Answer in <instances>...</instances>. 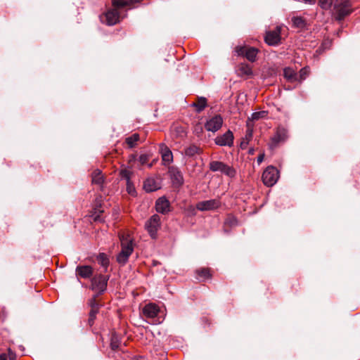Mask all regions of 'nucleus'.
Here are the masks:
<instances>
[{
	"label": "nucleus",
	"mask_w": 360,
	"mask_h": 360,
	"mask_svg": "<svg viewBox=\"0 0 360 360\" xmlns=\"http://www.w3.org/2000/svg\"><path fill=\"white\" fill-rule=\"evenodd\" d=\"M319 4L324 10L330 9L333 5L334 15L338 20H342L352 12L349 0H319Z\"/></svg>",
	"instance_id": "nucleus-1"
},
{
	"label": "nucleus",
	"mask_w": 360,
	"mask_h": 360,
	"mask_svg": "<svg viewBox=\"0 0 360 360\" xmlns=\"http://www.w3.org/2000/svg\"><path fill=\"white\" fill-rule=\"evenodd\" d=\"M120 240L122 250L117 257V261L121 264H124L134 250L132 239L129 238V235L121 234L120 236Z\"/></svg>",
	"instance_id": "nucleus-2"
},
{
	"label": "nucleus",
	"mask_w": 360,
	"mask_h": 360,
	"mask_svg": "<svg viewBox=\"0 0 360 360\" xmlns=\"http://www.w3.org/2000/svg\"><path fill=\"white\" fill-rule=\"evenodd\" d=\"M210 169L212 172H220L229 177L233 178L236 174V169L220 161H212L209 165Z\"/></svg>",
	"instance_id": "nucleus-3"
},
{
	"label": "nucleus",
	"mask_w": 360,
	"mask_h": 360,
	"mask_svg": "<svg viewBox=\"0 0 360 360\" xmlns=\"http://www.w3.org/2000/svg\"><path fill=\"white\" fill-rule=\"evenodd\" d=\"M263 183L266 186H274L279 178V172L277 169L273 166H269L262 174Z\"/></svg>",
	"instance_id": "nucleus-4"
},
{
	"label": "nucleus",
	"mask_w": 360,
	"mask_h": 360,
	"mask_svg": "<svg viewBox=\"0 0 360 360\" xmlns=\"http://www.w3.org/2000/svg\"><path fill=\"white\" fill-rule=\"evenodd\" d=\"M235 51L238 56L245 57L249 61L255 62L258 53V49L248 46H237Z\"/></svg>",
	"instance_id": "nucleus-5"
},
{
	"label": "nucleus",
	"mask_w": 360,
	"mask_h": 360,
	"mask_svg": "<svg viewBox=\"0 0 360 360\" xmlns=\"http://www.w3.org/2000/svg\"><path fill=\"white\" fill-rule=\"evenodd\" d=\"M160 218L158 214L153 215L145 224V228L152 238L157 237V232L160 226Z\"/></svg>",
	"instance_id": "nucleus-6"
},
{
	"label": "nucleus",
	"mask_w": 360,
	"mask_h": 360,
	"mask_svg": "<svg viewBox=\"0 0 360 360\" xmlns=\"http://www.w3.org/2000/svg\"><path fill=\"white\" fill-rule=\"evenodd\" d=\"M101 20L108 25H114L120 21V13L115 8L110 9L101 16Z\"/></svg>",
	"instance_id": "nucleus-7"
},
{
	"label": "nucleus",
	"mask_w": 360,
	"mask_h": 360,
	"mask_svg": "<svg viewBox=\"0 0 360 360\" xmlns=\"http://www.w3.org/2000/svg\"><path fill=\"white\" fill-rule=\"evenodd\" d=\"M222 124L223 119L218 115L208 120L205 124V128L209 131L216 132L221 127Z\"/></svg>",
	"instance_id": "nucleus-8"
},
{
	"label": "nucleus",
	"mask_w": 360,
	"mask_h": 360,
	"mask_svg": "<svg viewBox=\"0 0 360 360\" xmlns=\"http://www.w3.org/2000/svg\"><path fill=\"white\" fill-rule=\"evenodd\" d=\"M233 134L231 131L228 130L223 135L218 136L214 139V143L220 146L231 147L233 144Z\"/></svg>",
	"instance_id": "nucleus-9"
},
{
	"label": "nucleus",
	"mask_w": 360,
	"mask_h": 360,
	"mask_svg": "<svg viewBox=\"0 0 360 360\" xmlns=\"http://www.w3.org/2000/svg\"><path fill=\"white\" fill-rule=\"evenodd\" d=\"M220 205L221 202L219 199H212L198 202L196 208L200 211H208L215 210Z\"/></svg>",
	"instance_id": "nucleus-10"
},
{
	"label": "nucleus",
	"mask_w": 360,
	"mask_h": 360,
	"mask_svg": "<svg viewBox=\"0 0 360 360\" xmlns=\"http://www.w3.org/2000/svg\"><path fill=\"white\" fill-rule=\"evenodd\" d=\"M287 139V131L284 128H278L274 136L271 139L269 147L273 149L276 148L281 142L285 141Z\"/></svg>",
	"instance_id": "nucleus-11"
},
{
	"label": "nucleus",
	"mask_w": 360,
	"mask_h": 360,
	"mask_svg": "<svg viewBox=\"0 0 360 360\" xmlns=\"http://www.w3.org/2000/svg\"><path fill=\"white\" fill-rule=\"evenodd\" d=\"M265 41L270 46H276L281 41V28L276 27L275 30L266 34Z\"/></svg>",
	"instance_id": "nucleus-12"
},
{
	"label": "nucleus",
	"mask_w": 360,
	"mask_h": 360,
	"mask_svg": "<svg viewBox=\"0 0 360 360\" xmlns=\"http://www.w3.org/2000/svg\"><path fill=\"white\" fill-rule=\"evenodd\" d=\"M107 278L103 275L96 276L91 281L92 288L99 292H103L107 285Z\"/></svg>",
	"instance_id": "nucleus-13"
},
{
	"label": "nucleus",
	"mask_w": 360,
	"mask_h": 360,
	"mask_svg": "<svg viewBox=\"0 0 360 360\" xmlns=\"http://www.w3.org/2000/svg\"><path fill=\"white\" fill-rule=\"evenodd\" d=\"M169 200L165 197L158 198L155 203V208L158 212L167 214L170 211Z\"/></svg>",
	"instance_id": "nucleus-14"
},
{
	"label": "nucleus",
	"mask_w": 360,
	"mask_h": 360,
	"mask_svg": "<svg viewBox=\"0 0 360 360\" xmlns=\"http://www.w3.org/2000/svg\"><path fill=\"white\" fill-rule=\"evenodd\" d=\"M160 152L162 155V159L165 165H169L173 160L172 153L170 149L165 144H160Z\"/></svg>",
	"instance_id": "nucleus-15"
},
{
	"label": "nucleus",
	"mask_w": 360,
	"mask_h": 360,
	"mask_svg": "<svg viewBox=\"0 0 360 360\" xmlns=\"http://www.w3.org/2000/svg\"><path fill=\"white\" fill-rule=\"evenodd\" d=\"M159 312L158 307L153 303L146 304L143 308V314L145 317L152 319L155 317Z\"/></svg>",
	"instance_id": "nucleus-16"
},
{
	"label": "nucleus",
	"mask_w": 360,
	"mask_h": 360,
	"mask_svg": "<svg viewBox=\"0 0 360 360\" xmlns=\"http://www.w3.org/2000/svg\"><path fill=\"white\" fill-rule=\"evenodd\" d=\"M143 188L146 192H153L160 188V184L155 179L148 178L144 181Z\"/></svg>",
	"instance_id": "nucleus-17"
},
{
	"label": "nucleus",
	"mask_w": 360,
	"mask_h": 360,
	"mask_svg": "<svg viewBox=\"0 0 360 360\" xmlns=\"http://www.w3.org/2000/svg\"><path fill=\"white\" fill-rule=\"evenodd\" d=\"M76 274L83 278H89L93 275V269L88 265L78 266L76 268Z\"/></svg>",
	"instance_id": "nucleus-18"
},
{
	"label": "nucleus",
	"mask_w": 360,
	"mask_h": 360,
	"mask_svg": "<svg viewBox=\"0 0 360 360\" xmlns=\"http://www.w3.org/2000/svg\"><path fill=\"white\" fill-rule=\"evenodd\" d=\"M91 182L93 184L102 187L104 182V176L100 169H95L91 173Z\"/></svg>",
	"instance_id": "nucleus-19"
},
{
	"label": "nucleus",
	"mask_w": 360,
	"mask_h": 360,
	"mask_svg": "<svg viewBox=\"0 0 360 360\" xmlns=\"http://www.w3.org/2000/svg\"><path fill=\"white\" fill-rule=\"evenodd\" d=\"M101 196H99L96 198L95 200V205H94V213L92 215V217H94V221H99L100 220V214L103 212V210L101 209Z\"/></svg>",
	"instance_id": "nucleus-20"
},
{
	"label": "nucleus",
	"mask_w": 360,
	"mask_h": 360,
	"mask_svg": "<svg viewBox=\"0 0 360 360\" xmlns=\"http://www.w3.org/2000/svg\"><path fill=\"white\" fill-rule=\"evenodd\" d=\"M202 151V148H200L199 146L195 144H191L189 146L185 148L184 154L188 157L193 158L195 155L201 153Z\"/></svg>",
	"instance_id": "nucleus-21"
},
{
	"label": "nucleus",
	"mask_w": 360,
	"mask_h": 360,
	"mask_svg": "<svg viewBox=\"0 0 360 360\" xmlns=\"http://www.w3.org/2000/svg\"><path fill=\"white\" fill-rule=\"evenodd\" d=\"M238 75L240 77L252 75V68L246 63H240L237 69Z\"/></svg>",
	"instance_id": "nucleus-22"
},
{
	"label": "nucleus",
	"mask_w": 360,
	"mask_h": 360,
	"mask_svg": "<svg viewBox=\"0 0 360 360\" xmlns=\"http://www.w3.org/2000/svg\"><path fill=\"white\" fill-rule=\"evenodd\" d=\"M169 173L171 174L172 179L173 180L174 184L181 185L184 182V179L181 173L176 169H172L169 170Z\"/></svg>",
	"instance_id": "nucleus-23"
},
{
	"label": "nucleus",
	"mask_w": 360,
	"mask_h": 360,
	"mask_svg": "<svg viewBox=\"0 0 360 360\" xmlns=\"http://www.w3.org/2000/svg\"><path fill=\"white\" fill-rule=\"evenodd\" d=\"M283 75L285 78L290 82L298 80L296 72L290 68H285L283 70Z\"/></svg>",
	"instance_id": "nucleus-24"
},
{
	"label": "nucleus",
	"mask_w": 360,
	"mask_h": 360,
	"mask_svg": "<svg viewBox=\"0 0 360 360\" xmlns=\"http://www.w3.org/2000/svg\"><path fill=\"white\" fill-rule=\"evenodd\" d=\"M191 106L195 107L198 112L202 111L207 106V99L205 97H200Z\"/></svg>",
	"instance_id": "nucleus-25"
},
{
	"label": "nucleus",
	"mask_w": 360,
	"mask_h": 360,
	"mask_svg": "<svg viewBox=\"0 0 360 360\" xmlns=\"http://www.w3.org/2000/svg\"><path fill=\"white\" fill-rule=\"evenodd\" d=\"M139 138V134L135 133L131 136L127 137L125 139V143L127 144L129 148H134L137 145Z\"/></svg>",
	"instance_id": "nucleus-26"
},
{
	"label": "nucleus",
	"mask_w": 360,
	"mask_h": 360,
	"mask_svg": "<svg viewBox=\"0 0 360 360\" xmlns=\"http://www.w3.org/2000/svg\"><path fill=\"white\" fill-rule=\"evenodd\" d=\"M292 22L295 27L299 28V29H303L306 26V21L305 20L299 16H295L292 18Z\"/></svg>",
	"instance_id": "nucleus-27"
},
{
	"label": "nucleus",
	"mask_w": 360,
	"mask_h": 360,
	"mask_svg": "<svg viewBox=\"0 0 360 360\" xmlns=\"http://www.w3.org/2000/svg\"><path fill=\"white\" fill-rule=\"evenodd\" d=\"M112 4L115 7V9L124 8L127 6H131V2L129 0H112Z\"/></svg>",
	"instance_id": "nucleus-28"
},
{
	"label": "nucleus",
	"mask_w": 360,
	"mask_h": 360,
	"mask_svg": "<svg viewBox=\"0 0 360 360\" xmlns=\"http://www.w3.org/2000/svg\"><path fill=\"white\" fill-rule=\"evenodd\" d=\"M120 340L119 336L115 333H112L110 338V347L112 350H117L120 347Z\"/></svg>",
	"instance_id": "nucleus-29"
},
{
	"label": "nucleus",
	"mask_w": 360,
	"mask_h": 360,
	"mask_svg": "<svg viewBox=\"0 0 360 360\" xmlns=\"http://www.w3.org/2000/svg\"><path fill=\"white\" fill-rule=\"evenodd\" d=\"M89 305L91 307V311L89 313L96 316L99 310L100 304L96 300L95 297H93L89 300Z\"/></svg>",
	"instance_id": "nucleus-30"
},
{
	"label": "nucleus",
	"mask_w": 360,
	"mask_h": 360,
	"mask_svg": "<svg viewBox=\"0 0 360 360\" xmlns=\"http://www.w3.org/2000/svg\"><path fill=\"white\" fill-rule=\"evenodd\" d=\"M196 274L201 278H210L212 275L210 274V270L208 268H202L196 270Z\"/></svg>",
	"instance_id": "nucleus-31"
},
{
	"label": "nucleus",
	"mask_w": 360,
	"mask_h": 360,
	"mask_svg": "<svg viewBox=\"0 0 360 360\" xmlns=\"http://www.w3.org/2000/svg\"><path fill=\"white\" fill-rule=\"evenodd\" d=\"M132 172L127 169L120 171V176L122 179H124L127 181L130 180Z\"/></svg>",
	"instance_id": "nucleus-32"
},
{
	"label": "nucleus",
	"mask_w": 360,
	"mask_h": 360,
	"mask_svg": "<svg viewBox=\"0 0 360 360\" xmlns=\"http://www.w3.org/2000/svg\"><path fill=\"white\" fill-rule=\"evenodd\" d=\"M309 74V69L308 68H302L300 71L299 80L302 81Z\"/></svg>",
	"instance_id": "nucleus-33"
},
{
	"label": "nucleus",
	"mask_w": 360,
	"mask_h": 360,
	"mask_svg": "<svg viewBox=\"0 0 360 360\" xmlns=\"http://www.w3.org/2000/svg\"><path fill=\"white\" fill-rule=\"evenodd\" d=\"M98 259L101 265L104 267H106L108 264V259L104 254H100L98 257Z\"/></svg>",
	"instance_id": "nucleus-34"
},
{
	"label": "nucleus",
	"mask_w": 360,
	"mask_h": 360,
	"mask_svg": "<svg viewBox=\"0 0 360 360\" xmlns=\"http://www.w3.org/2000/svg\"><path fill=\"white\" fill-rule=\"evenodd\" d=\"M149 160V156L146 154L141 155L139 158V162L141 165H143L147 163Z\"/></svg>",
	"instance_id": "nucleus-35"
},
{
	"label": "nucleus",
	"mask_w": 360,
	"mask_h": 360,
	"mask_svg": "<svg viewBox=\"0 0 360 360\" xmlns=\"http://www.w3.org/2000/svg\"><path fill=\"white\" fill-rule=\"evenodd\" d=\"M226 224H228L230 226H235L237 224V220L234 217L229 216L226 219Z\"/></svg>",
	"instance_id": "nucleus-36"
},
{
	"label": "nucleus",
	"mask_w": 360,
	"mask_h": 360,
	"mask_svg": "<svg viewBox=\"0 0 360 360\" xmlns=\"http://www.w3.org/2000/svg\"><path fill=\"white\" fill-rule=\"evenodd\" d=\"M127 190L129 194H133L135 192V188L130 180L127 181Z\"/></svg>",
	"instance_id": "nucleus-37"
},
{
	"label": "nucleus",
	"mask_w": 360,
	"mask_h": 360,
	"mask_svg": "<svg viewBox=\"0 0 360 360\" xmlns=\"http://www.w3.org/2000/svg\"><path fill=\"white\" fill-rule=\"evenodd\" d=\"M95 319H96V315H94V314L89 313V319H88V323H89V325L90 326H93Z\"/></svg>",
	"instance_id": "nucleus-38"
},
{
	"label": "nucleus",
	"mask_w": 360,
	"mask_h": 360,
	"mask_svg": "<svg viewBox=\"0 0 360 360\" xmlns=\"http://www.w3.org/2000/svg\"><path fill=\"white\" fill-rule=\"evenodd\" d=\"M252 131L250 130V129H248L247 131V133H246V135H245V139L248 141H250V140L252 139Z\"/></svg>",
	"instance_id": "nucleus-39"
},
{
	"label": "nucleus",
	"mask_w": 360,
	"mask_h": 360,
	"mask_svg": "<svg viewBox=\"0 0 360 360\" xmlns=\"http://www.w3.org/2000/svg\"><path fill=\"white\" fill-rule=\"evenodd\" d=\"M263 113V112H254L252 113V120H258L259 119L261 115Z\"/></svg>",
	"instance_id": "nucleus-40"
},
{
	"label": "nucleus",
	"mask_w": 360,
	"mask_h": 360,
	"mask_svg": "<svg viewBox=\"0 0 360 360\" xmlns=\"http://www.w3.org/2000/svg\"><path fill=\"white\" fill-rule=\"evenodd\" d=\"M249 141H248L245 138L243 139L241 143H240V148L242 149L246 148L247 146L248 145Z\"/></svg>",
	"instance_id": "nucleus-41"
},
{
	"label": "nucleus",
	"mask_w": 360,
	"mask_h": 360,
	"mask_svg": "<svg viewBox=\"0 0 360 360\" xmlns=\"http://www.w3.org/2000/svg\"><path fill=\"white\" fill-rule=\"evenodd\" d=\"M264 155L262 154L257 157V162L258 163H261L264 160Z\"/></svg>",
	"instance_id": "nucleus-42"
},
{
	"label": "nucleus",
	"mask_w": 360,
	"mask_h": 360,
	"mask_svg": "<svg viewBox=\"0 0 360 360\" xmlns=\"http://www.w3.org/2000/svg\"><path fill=\"white\" fill-rule=\"evenodd\" d=\"M302 1L304 2L305 4H314L316 0H302Z\"/></svg>",
	"instance_id": "nucleus-43"
},
{
	"label": "nucleus",
	"mask_w": 360,
	"mask_h": 360,
	"mask_svg": "<svg viewBox=\"0 0 360 360\" xmlns=\"http://www.w3.org/2000/svg\"><path fill=\"white\" fill-rule=\"evenodd\" d=\"M0 360H6V357L5 354L0 355Z\"/></svg>",
	"instance_id": "nucleus-44"
},
{
	"label": "nucleus",
	"mask_w": 360,
	"mask_h": 360,
	"mask_svg": "<svg viewBox=\"0 0 360 360\" xmlns=\"http://www.w3.org/2000/svg\"><path fill=\"white\" fill-rule=\"evenodd\" d=\"M152 165H153L152 164H149L148 167L150 168L152 167Z\"/></svg>",
	"instance_id": "nucleus-45"
}]
</instances>
